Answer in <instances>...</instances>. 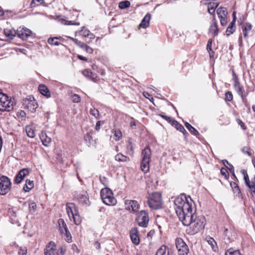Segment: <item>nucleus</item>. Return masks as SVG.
Segmentation results:
<instances>
[{
  "mask_svg": "<svg viewBox=\"0 0 255 255\" xmlns=\"http://www.w3.org/2000/svg\"><path fill=\"white\" fill-rule=\"evenodd\" d=\"M90 113L96 119H97L99 116L98 110L95 108L91 109L90 111Z\"/></svg>",
  "mask_w": 255,
  "mask_h": 255,
  "instance_id": "51",
  "label": "nucleus"
},
{
  "mask_svg": "<svg viewBox=\"0 0 255 255\" xmlns=\"http://www.w3.org/2000/svg\"><path fill=\"white\" fill-rule=\"evenodd\" d=\"M14 105V99H9L6 95L0 93V111H11L13 109Z\"/></svg>",
  "mask_w": 255,
  "mask_h": 255,
  "instance_id": "5",
  "label": "nucleus"
},
{
  "mask_svg": "<svg viewBox=\"0 0 255 255\" xmlns=\"http://www.w3.org/2000/svg\"><path fill=\"white\" fill-rule=\"evenodd\" d=\"M66 252V249L64 247H61L57 251V255H64Z\"/></svg>",
  "mask_w": 255,
  "mask_h": 255,
  "instance_id": "55",
  "label": "nucleus"
},
{
  "mask_svg": "<svg viewBox=\"0 0 255 255\" xmlns=\"http://www.w3.org/2000/svg\"><path fill=\"white\" fill-rule=\"evenodd\" d=\"M151 151L150 148L147 146L141 152L142 160L141 161V169L144 173H147L149 170V162L151 159Z\"/></svg>",
  "mask_w": 255,
  "mask_h": 255,
  "instance_id": "4",
  "label": "nucleus"
},
{
  "mask_svg": "<svg viewBox=\"0 0 255 255\" xmlns=\"http://www.w3.org/2000/svg\"><path fill=\"white\" fill-rule=\"evenodd\" d=\"M206 224V219L203 215L196 216L194 215L193 220L191 221L190 226L191 233L195 234L204 229Z\"/></svg>",
  "mask_w": 255,
  "mask_h": 255,
  "instance_id": "2",
  "label": "nucleus"
},
{
  "mask_svg": "<svg viewBox=\"0 0 255 255\" xmlns=\"http://www.w3.org/2000/svg\"><path fill=\"white\" fill-rule=\"evenodd\" d=\"M224 235L225 236L224 240L226 244H229L236 239V233L231 229L229 230L228 229H225L224 231Z\"/></svg>",
  "mask_w": 255,
  "mask_h": 255,
  "instance_id": "13",
  "label": "nucleus"
},
{
  "mask_svg": "<svg viewBox=\"0 0 255 255\" xmlns=\"http://www.w3.org/2000/svg\"><path fill=\"white\" fill-rule=\"evenodd\" d=\"M4 33L6 37L10 39H13L14 37L17 35V30H15L13 29H5L4 30Z\"/></svg>",
  "mask_w": 255,
  "mask_h": 255,
  "instance_id": "25",
  "label": "nucleus"
},
{
  "mask_svg": "<svg viewBox=\"0 0 255 255\" xmlns=\"http://www.w3.org/2000/svg\"><path fill=\"white\" fill-rule=\"evenodd\" d=\"M127 149L129 155H132L133 154V146L130 139H129L127 144Z\"/></svg>",
  "mask_w": 255,
  "mask_h": 255,
  "instance_id": "39",
  "label": "nucleus"
},
{
  "mask_svg": "<svg viewBox=\"0 0 255 255\" xmlns=\"http://www.w3.org/2000/svg\"><path fill=\"white\" fill-rule=\"evenodd\" d=\"M228 168L229 169V170H230V172L232 174V175L235 177L236 178V176H235V172H234V167L233 166V165L232 164H229V167H228Z\"/></svg>",
  "mask_w": 255,
  "mask_h": 255,
  "instance_id": "62",
  "label": "nucleus"
},
{
  "mask_svg": "<svg viewBox=\"0 0 255 255\" xmlns=\"http://www.w3.org/2000/svg\"><path fill=\"white\" fill-rule=\"evenodd\" d=\"M79 201L82 203H85L87 204L88 201L87 196L85 194H78L77 196H75Z\"/></svg>",
  "mask_w": 255,
  "mask_h": 255,
  "instance_id": "41",
  "label": "nucleus"
},
{
  "mask_svg": "<svg viewBox=\"0 0 255 255\" xmlns=\"http://www.w3.org/2000/svg\"><path fill=\"white\" fill-rule=\"evenodd\" d=\"M116 160L119 162H128L129 161V157L122 154V153H119L115 156Z\"/></svg>",
  "mask_w": 255,
  "mask_h": 255,
  "instance_id": "30",
  "label": "nucleus"
},
{
  "mask_svg": "<svg viewBox=\"0 0 255 255\" xmlns=\"http://www.w3.org/2000/svg\"><path fill=\"white\" fill-rule=\"evenodd\" d=\"M73 102L78 103L81 101V97L76 94H74L71 96Z\"/></svg>",
  "mask_w": 255,
  "mask_h": 255,
  "instance_id": "48",
  "label": "nucleus"
},
{
  "mask_svg": "<svg viewBox=\"0 0 255 255\" xmlns=\"http://www.w3.org/2000/svg\"><path fill=\"white\" fill-rule=\"evenodd\" d=\"M10 179L7 176L2 175L0 177V195H6L11 189Z\"/></svg>",
  "mask_w": 255,
  "mask_h": 255,
  "instance_id": "7",
  "label": "nucleus"
},
{
  "mask_svg": "<svg viewBox=\"0 0 255 255\" xmlns=\"http://www.w3.org/2000/svg\"><path fill=\"white\" fill-rule=\"evenodd\" d=\"M130 237L133 244L138 245L140 242L138 232L137 228H132L130 231Z\"/></svg>",
  "mask_w": 255,
  "mask_h": 255,
  "instance_id": "14",
  "label": "nucleus"
},
{
  "mask_svg": "<svg viewBox=\"0 0 255 255\" xmlns=\"http://www.w3.org/2000/svg\"><path fill=\"white\" fill-rule=\"evenodd\" d=\"M45 3L44 0H32L30 3V7H34L39 5V4H43Z\"/></svg>",
  "mask_w": 255,
  "mask_h": 255,
  "instance_id": "45",
  "label": "nucleus"
},
{
  "mask_svg": "<svg viewBox=\"0 0 255 255\" xmlns=\"http://www.w3.org/2000/svg\"><path fill=\"white\" fill-rule=\"evenodd\" d=\"M68 38L72 40L77 46H78L79 43H80L81 41L78 40L77 39H75L70 36L68 37Z\"/></svg>",
  "mask_w": 255,
  "mask_h": 255,
  "instance_id": "64",
  "label": "nucleus"
},
{
  "mask_svg": "<svg viewBox=\"0 0 255 255\" xmlns=\"http://www.w3.org/2000/svg\"><path fill=\"white\" fill-rule=\"evenodd\" d=\"M71 218L73 220L74 222L77 225H80L81 223V219L79 214L78 211L74 213V214H72V216H71Z\"/></svg>",
  "mask_w": 255,
  "mask_h": 255,
  "instance_id": "31",
  "label": "nucleus"
},
{
  "mask_svg": "<svg viewBox=\"0 0 255 255\" xmlns=\"http://www.w3.org/2000/svg\"><path fill=\"white\" fill-rule=\"evenodd\" d=\"M225 255H242L238 250H234L233 248H230L225 253Z\"/></svg>",
  "mask_w": 255,
  "mask_h": 255,
  "instance_id": "37",
  "label": "nucleus"
},
{
  "mask_svg": "<svg viewBox=\"0 0 255 255\" xmlns=\"http://www.w3.org/2000/svg\"><path fill=\"white\" fill-rule=\"evenodd\" d=\"M208 12L209 13H210L211 14H213V16H214L215 17V8L214 7H212V6L208 7Z\"/></svg>",
  "mask_w": 255,
  "mask_h": 255,
  "instance_id": "60",
  "label": "nucleus"
},
{
  "mask_svg": "<svg viewBox=\"0 0 255 255\" xmlns=\"http://www.w3.org/2000/svg\"><path fill=\"white\" fill-rule=\"evenodd\" d=\"M212 44V39H210L208 41V43L207 44V47H206L207 50L209 52H210L212 51V48H211Z\"/></svg>",
  "mask_w": 255,
  "mask_h": 255,
  "instance_id": "58",
  "label": "nucleus"
},
{
  "mask_svg": "<svg viewBox=\"0 0 255 255\" xmlns=\"http://www.w3.org/2000/svg\"><path fill=\"white\" fill-rule=\"evenodd\" d=\"M45 138H44V135L42 134L40 137L41 141L42 142L43 144L45 146H48L49 143L51 142V138L50 137H48L46 133H45Z\"/></svg>",
  "mask_w": 255,
  "mask_h": 255,
  "instance_id": "38",
  "label": "nucleus"
},
{
  "mask_svg": "<svg viewBox=\"0 0 255 255\" xmlns=\"http://www.w3.org/2000/svg\"><path fill=\"white\" fill-rule=\"evenodd\" d=\"M48 42L49 44L58 46L60 43L58 41L57 37L50 38L48 39Z\"/></svg>",
  "mask_w": 255,
  "mask_h": 255,
  "instance_id": "43",
  "label": "nucleus"
},
{
  "mask_svg": "<svg viewBox=\"0 0 255 255\" xmlns=\"http://www.w3.org/2000/svg\"><path fill=\"white\" fill-rule=\"evenodd\" d=\"M233 96L231 92L228 91L225 94V99L226 101L231 102L233 100Z\"/></svg>",
  "mask_w": 255,
  "mask_h": 255,
  "instance_id": "50",
  "label": "nucleus"
},
{
  "mask_svg": "<svg viewBox=\"0 0 255 255\" xmlns=\"http://www.w3.org/2000/svg\"><path fill=\"white\" fill-rule=\"evenodd\" d=\"M220 171H221V174L222 175H223L226 179H228L229 178V174L228 170L226 168L222 167V168H221Z\"/></svg>",
  "mask_w": 255,
  "mask_h": 255,
  "instance_id": "49",
  "label": "nucleus"
},
{
  "mask_svg": "<svg viewBox=\"0 0 255 255\" xmlns=\"http://www.w3.org/2000/svg\"><path fill=\"white\" fill-rule=\"evenodd\" d=\"M252 26L249 23H247L245 24L244 28L243 29V32L244 37L246 38L248 36V32L251 31L252 29Z\"/></svg>",
  "mask_w": 255,
  "mask_h": 255,
  "instance_id": "36",
  "label": "nucleus"
},
{
  "mask_svg": "<svg viewBox=\"0 0 255 255\" xmlns=\"http://www.w3.org/2000/svg\"><path fill=\"white\" fill-rule=\"evenodd\" d=\"M65 236V240L68 243H71L72 242V236L70 232L68 230L64 232V233L62 235Z\"/></svg>",
  "mask_w": 255,
  "mask_h": 255,
  "instance_id": "44",
  "label": "nucleus"
},
{
  "mask_svg": "<svg viewBox=\"0 0 255 255\" xmlns=\"http://www.w3.org/2000/svg\"><path fill=\"white\" fill-rule=\"evenodd\" d=\"M84 139L87 142H88L89 143H91V141H93L92 136L89 133H87L85 135Z\"/></svg>",
  "mask_w": 255,
  "mask_h": 255,
  "instance_id": "57",
  "label": "nucleus"
},
{
  "mask_svg": "<svg viewBox=\"0 0 255 255\" xmlns=\"http://www.w3.org/2000/svg\"><path fill=\"white\" fill-rule=\"evenodd\" d=\"M207 242L214 251H216L218 250L217 243L213 238H209Z\"/></svg>",
  "mask_w": 255,
  "mask_h": 255,
  "instance_id": "34",
  "label": "nucleus"
},
{
  "mask_svg": "<svg viewBox=\"0 0 255 255\" xmlns=\"http://www.w3.org/2000/svg\"><path fill=\"white\" fill-rule=\"evenodd\" d=\"M217 13L220 19L221 25L226 26L228 22L227 8L224 7H220L217 9Z\"/></svg>",
  "mask_w": 255,
  "mask_h": 255,
  "instance_id": "11",
  "label": "nucleus"
},
{
  "mask_svg": "<svg viewBox=\"0 0 255 255\" xmlns=\"http://www.w3.org/2000/svg\"><path fill=\"white\" fill-rule=\"evenodd\" d=\"M37 205L35 202H31L29 204V209L30 212H35L36 210Z\"/></svg>",
  "mask_w": 255,
  "mask_h": 255,
  "instance_id": "53",
  "label": "nucleus"
},
{
  "mask_svg": "<svg viewBox=\"0 0 255 255\" xmlns=\"http://www.w3.org/2000/svg\"><path fill=\"white\" fill-rule=\"evenodd\" d=\"M174 204L176 206V213L179 220L184 226H189L193 220L194 215L192 213V204L184 195L177 197L174 200Z\"/></svg>",
  "mask_w": 255,
  "mask_h": 255,
  "instance_id": "1",
  "label": "nucleus"
},
{
  "mask_svg": "<svg viewBox=\"0 0 255 255\" xmlns=\"http://www.w3.org/2000/svg\"><path fill=\"white\" fill-rule=\"evenodd\" d=\"M185 126L186 128L193 134L195 135H197L199 134L198 131L193 127H192L189 123L186 122L185 123Z\"/></svg>",
  "mask_w": 255,
  "mask_h": 255,
  "instance_id": "35",
  "label": "nucleus"
},
{
  "mask_svg": "<svg viewBox=\"0 0 255 255\" xmlns=\"http://www.w3.org/2000/svg\"><path fill=\"white\" fill-rule=\"evenodd\" d=\"M136 221L139 226L147 227L149 221L148 214L143 210L141 211L136 218Z\"/></svg>",
  "mask_w": 255,
  "mask_h": 255,
  "instance_id": "10",
  "label": "nucleus"
},
{
  "mask_svg": "<svg viewBox=\"0 0 255 255\" xmlns=\"http://www.w3.org/2000/svg\"><path fill=\"white\" fill-rule=\"evenodd\" d=\"M79 34L83 37H89L90 39H94L95 37L94 34L91 33L88 29L84 28H83V29L79 32Z\"/></svg>",
  "mask_w": 255,
  "mask_h": 255,
  "instance_id": "26",
  "label": "nucleus"
},
{
  "mask_svg": "<svg viewBox=\"0 0 255 255\" xmlns=\"http://www.w3.org/2000/svg\"><path fill=\"white\" fill-rule=\"evenodd\" d=\"M209 32L212 33L214 36H216L218 34L219 30L217 22L214 16L213 17L212 24L210 25L209 28Z\"/></svg>",
  "mask_w": 255,
  "mask_h": 255,
  "instance_id": "21",
  "label": "nucleus"
},
{
  "mask_svg": "<svg viewBox=\"0 0 255 255\" xmlns=\"http://www.w3.org/2000/svg\"><path fill=\"white\" fill-rule=\"evenodd\" d=\"M28 173L29 170L27 168H23L20 170L15 177L14 183L15 184L20 183L23 179L28 174Z\"/></svg>",
  "mask_w": 255,
  "mask_h": 255,
  "instance_id": "17",
  "label": "nucleus"
},
{
  "mask_svg": "<svg viewBox=\"0 0 255 255\" xmlns=\"http://www.w3.org/2000/svg\"><path fill=\"white\" fill-rule=\"evenodd\" d=\"M171 125L173 126L177 130L183 133V134H185V133H187V131L183 127V126L180 124H179L178 122H177L176 121H173Z\"/></svg>",
  "mask_w": 255,
  "mask_h": 255,
  "instance_id": "27",
  "label": "nucleus"
},
{
  "mask_svg": "<svg viewBox=\"0 0 255 255\" xmlns=\"http://www.w3.org/2000/svg\"><path fill=\"white\" fill-rule=\"evenodd\" d=\"M245 184L250 189L252 193H254L255 195V176L252 179V182L250 181L248 175L244 177Z\"/></svg>",
  "mask_w": 255,
  "mask_h": 255,
  "instance_id": "18",
  "label": "nucleus"
},
{
  "mask_svg": "<svg viewBox=\"0 0 255 255\" xmlns=\"http://www.w3.org/2000/svg\"><path fill=\"white\" fill-rule=\"evenodd\" d=\"M237 122L238 124L241 126L243 129H246V127L245 126V124L241 120L238 119Z\"/></svg>",
  "mask_w": 255,
  "mask_h": 255,
  "instance_id": "63",
  "label": "nucleus"
},
{
  "mask_svg": "<svg viewBox=\"0 0 255 255\" xmlns=\"http://www.w3.org/2000/svg\"><path fill=\"white\" fill-rule=\"evenodd\" d=\"M175 243L179 255H188V253H189L188 247L182 239H176Z\"/></svg>",
  "mask_w": 255,
  "mask_h": 255,
  "instance_id": "8",
  "label": "nucleus"
},
{
  "mask_svg": "<svg viewBox=\"0 0 255 255\" xmlns=\"http://www.w3.org/2000/svg\"><path fill=\"white\" fill-rule=\"evenodd\" d=\"M241 151L244 154H247L249 156H251L252 155V153L251 152V149L249 146H244L241 148Z\"/></svg>",
  "mask_w": 255,
  "mask_h": 255,
  "instance_id": "42",
  "label": "nucleus"
},
{
  "mask_svg": "<svg viewBox=\"0 0 255 255\" xmlns=\"http://www.w3.org/2000/svg\"><path fill=\"white\" fill-rule=\"evenodd\" d=\"M23 105L24 106L25 108L30 111L31 112H34L36 109L38 108V105L34 100V98L29 96L28 98H26L23 100Z\"/></svg>",
  "mask_w": 255,
  "mask_h": 255,
  "instance_id": "9",
  "label": "nucleus"
},
{
  "mask_svg": "<svg viewBox=\"0 0 255 255\" xmlns=\"http://www.w3.org/2000/svg\"><path fill=\"white\" fill-rule=\"evenodd\" d=\"M130 5V2L129 1L126 0V1H121L119 3V7L121 9H125L126 8H128Z\"/></svg>",
  "mask_w": 255,
  "mask_h": 255,
  "instance_id": "46",
  "label": "nucleus"
},
{
  "mask_svg": "<svg viewBox=\"0 0 255 255\" xmlns=\"http://www.w3.org/2000/svg\"><path fill=\"white\" fill-rule=\"evenodd\" d=\"M114 135L117 137L116 140H119L122 136V133L121 130H115L114 131Z\"/></svg>",
  "mask_w": 255,
  "mask_h": 255,
  "instance_id": "54",
  "label": "nucleus"
},
{
  "mask_svg": "<svg viewBox=\"0 0 255 255\" xmlns=\"http://www.w3.org/2000/svg\"><path fill=\"white\" fill-rule=\"evenodd\" d=\"M38 90L42 95L49 98L51 96V94L48 88L44 85L41 84L38 87Z\"/></svg>",
  "mask_w": 255,
  "mask_h": 255,
  "instance_id": "23",
  "label": "nucleus"
},
{
  "mask_svg": "<svg viewBox=\"0 0 255 255\" xmlns=\"http://www.w3.org/2000/svg\"><path fill=\"white\" fill-rule=\"evenodd\" d=\"M155 255H169V252H166V247L162 245L157 251Z\"/></svg>",
  "mask_w": 255,
  "mask_h": 255,
  "instance_id": "33",
  "label": "nucleus"
},
{
  "mask_svg": "<svg viewBox=\"0 0 255 255\" xmlns=\"http://www.w3.org/2000/svg\"><path fill=\"white\" fill-rule=\"evenodd\" d=\"M34 187V183L32 180H26V183L23 188L24 192H29Z\"/></svg>",
  "mask_w": 255,
  "mask_h": 255,
  "instance_id": "28",
  "label": "nucleus"
},
{
  "mask_svg": "<svg viewBox=\"0 0 255 255\" xmlns=\"http://www.w3.org/2000/svg\"><path fill=\"white\" fill-rule=\"evenodd\" d=\"M126 205H128V208L130 212H136L138 211L139 205L138 202L135 200L127 201L126 202Z\"/></svg>",
  "mask_w": 255,
  "mask_h": 255,
  "instance_id": "20",
  "label": "nucleus"
},
{
  "mask_svg": "<svg viewBox=\"0 0 255 255\" xmlns=\"http://www.w3.org/2000/svg\"><path fill=\"white\" fill-rule=\"evenodd\" d=\"M148 204L150 208L157 210L162 208V201L161 195L158 192H154L147 197Z\"/></svg>",
  "mask_w": 255,
  "mask_h": 255,
  "instance_id": "3",
  "label": "nucleus"
},
{
  "mask_svg": "<svg viewBox=\"0 0 255 255\" xmlns=\"http://www.w3.org/2000/svg\"><path fill=\"white\" fill-rule=\"evenodd\" d=\"M58 224L59 230L61 235H63L64 232L68 230L67 225L63 219H59L58 220Z\"/></svg>",
  "mask_w": 255,
  "mask_h": 255,
  "instance_id": "24",
  "label": "nucleus"
},
{
  "mask_svg": "<svg viewBox=\"0 0 255 255\" xmlns=\"http://www.w3.org/2000/svg\"><path fill=\"white\" fill-rule=\"evenodd\" d=\"M56 250V246L54 242L51 241L46 246L44 250L45 255H54Z\"/></svg>",
  "mask_w": 255,
  "mask_h": 255,
  "instance_id": "16",
  "label": "nucleus"
},
{
  "mask_svg": "<svg viewBox=\"0 0 255 255\" xmlns=\"http://www.w3.org/2000/svg\"><path fill=\"white\" fill-rule=\"evenodd\" d=\"M159 116L171 124H172V122L174 121V120L172 119L170 117L167 116L163 115H159Z\"/></svg>",
  "mask_w": 255,
  "mask_h": 255,
  "instance_id": "56",
  "label": "nucleus"
},
{
  "mask_svg": "<svg viewBox=\"0 0 255 255\" xmlns=\"http://www.w3.org/2000/svg\"><path fill=\"white\" fill-rule=\"evenodd\" d=\"M230 186L233 189L234 193H237L238 194L241 193V190L239 188V187L236 182H231L230 183Z\"/></svg>",
  "mask_w": 255,
  "mask_h": 255,
  "instance_id": "40",
  "label": "nucleus"
},
{
  "mask_svg": "<svg viewBox=\"0 0 255 255\" xmlns=\"http://www.w3.org/2000/svg\"><path fill=\"white\" fill-rule=\"evenodd\" d=\"M236 30L235 20L234 21H232L229 26L228 27L226 33L227 35L229 36L234 33Z\"/></svg>",
  "mask_w": 255,
  "mask_h": 255,
  "instance_id": "29",
  "label": "nucleus"
},
{
  "mask_svg": "<svg viewBox=\"0 0 255 255\" xmlns=\"http://www.w3.org/2000/svg\"><path fill=\"white\" fill-rule=\"evenodd\" d=\"M31 34V30L26 27L20 26L17 29V36L23 40L26 39Z\"/></svg>",
  "mask_w": 255,
  "mask_h": 255,
  "instance_id": "12",
  "label": "nucleus"
},
{
  "mask_svg": "<svg viewBox=\"0 0 255 255\" xmlns=\"http://www.w3.org/2000/svg\"><path fill=\"white\" fill-rule=\"evenodd\" d=\"M101 197L106 205H113L116 203V199L114 197L112 190L108 188H105L101 190Z\"/></svg>",
  "mask_w": 255,
  "mask_h": 255,
  "instance_id": "6",
  "label": "nucleus"
},
{
  "mask_svg": "<svg viewBox=\"0 0 255 255\" xmlns=\"http://www.w3.org/2000/svg\"><path fill=\"white\" fill-rule=\"evenodd\" d=\"M78 210L77 207L73 203H67L66 204V212L70 219L71 220V216L72 214L76 213Z\"/></svg>",
  "mask_w": 255,
  "mask_h": 255,
  "instance_id": "19",
  "label": "nucleus"
},
{
  "mask_svg": "<svg viewBox=\"0 0 255 255\" xmlns=\"http://www.w3.org/2000/svg\"><path fill=\"white\" fill-rule=\"evenodd\" d=\"M85 50L87 53L89 54H92L93 52V49L88 45H86V47L84 49Z\"/></svg>",
  "mask_w": 255,
  "mask_h": 255,
  "instance_id": "61",
  "label": "nucleus"
},
{
  "mask_svg": "<svg viewBox=\"0 0 255 255\" xmlns=\"http://www.w3.org/2000/svg\"><path fill=\"white\" fill-rule=\"evenodd\" d=\"M151 18V15L149 13H147L144 18L142 19L139 26L143 28H146L148 27L149 25V21Z\"/></svg>",
  "mask_w": 255,
  "mask_h": 255,
  "instance_id": "22",
  "label": "nucleus"
},
{
  "mask_svg": "<svg viewBox=\"0 0 255 255\" xmlns=\"http://www.w3.org/2000/svg\"><path fill=\"white\" fill-rule=\"evenodd\" d=\"M25 131L28 137L33 138L35 136V130L31 126H26Z\"/></svg>",
  "mask_w": 255,
  "mask_h": 255,
  "instance_id": "32",
  "label": "nucleus"
},
{
  "mask_svg": "<svg viewBox=\"0 0 255 255\" xmlns=\"http://www.w3.org/2000/svg\"><path fill=\"white\" fill-rule=\"evenodd\" d=\"M234 87L238 95L241 97L243 102L245 103L247 100V94H246L244 86L240 83L234 85Z\"/></svg>",
  "mask_w": 255,
  "mask_h": 255,
  "instance_id": "15",
  "label": "nucleus"
},
{
  "mask_svg": "<svg viewBox=\"0 0 255 255\" xmlns=\"http://www.w3.org/2000/svg\"><path fill=\"white\" fill-rule=\"evenodd\" d=\"M27 253V250L25 247H20L18 251V255H26Z\"/></svg>",
  "mask_w": 255,
  "mask_h": 255,
  "instance_id": "47",
  "label": "nucleus"
},
{
  "mask_svg": "<svg viewBox=\"0 0 255 255\" xmlns=\"http://www.w3.org/2000/svg\"><path fill=\"white\" fill-rule=\"evenodd\" d=\"M232 75H233V80L234 81V85H237L238 84H240L239 79L235 73V72L233 70L232 71Z\"/></svg>",
  "mask_w": 255,
  "mask_h": 255,
  "instance_id": "52",
  "label": "nucleus"
},
{
  "mask_svg": "<svg viewBox=\"0 0 255 255\" xmlns=\"http://www.w3.org/2000/svg\"><path fill=\"white\" fill-rule=\"evenodd\" d=\"M82 74L86 77H88L90 78V75L92 74V72L88 69L84 70L82 71Z\"/></svg>",
  "mask_w": 255,
  "mask_h": 255,
  "instance_id": "59",
  "label": "nucleus"
}]
</instances>
